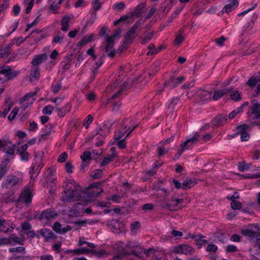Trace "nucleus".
<instances>
[{"label":"nucleus","mask_w":260,"mask_h":260,"mask_svg":"<svg viewBox=\"0 0 260 260\" xmlns=\"http://www.w3.org/2000/svg\"><path fill=\"white\" fill-rule=\"evenodd\" d=\"M62 187L64 190L62 200L64 203L80 201L89 197H96L103 192V189H100V190L95 189L92 190H82L81 187L72 180L64 181Z\"/></svg>","instance_id":"obj_1"},{"label":"nucleus","mask_w":260,"mask_h":260,"mask_svg":"<svg viewBox=\"0 0 260 260\" xmlns=\"http://www.w3.org/2000/svg\"><path fill=\"white\" fill-rule=\"evenodd\" d=\"M43 153L38 152L35 155V158L29 168V174L31 179H35L43 167Z\"/></svg>","instance_id":"obj_2"},{"label":"nucleus","mask_w":260,"mask_h":260,"mask_svg":"<svg viewBox=\"0 0 260 260\" xmlns=\"http://www.w3.org/2000/svg\"><path fill=\"white\" fill-rule=\"evenodd\" d=\"M128 86V83L124 82L120 86V89L114 93L110 99L107 100L106 104H112V107L113 111H117L120 108L121 103L120 102L119 99H121V95L123 91L127 88Z\"/></svg>","instance_id":"obj_3"},{"label":"nucleus","mask_w":260,"mask_h":260,"mask_svg":"<svg viewBox=\"0 0 260 260\" xmlns=\"http://www.w3.org/2000/svg\"><path fill=\"white\" fill-rule=\"evenodd\" d=\"M128 250H126L129 253V255L133 254L136 257H141L144 251V249L141 247L139 244L135 241H129L125 246Z\"/></svg>","instance_id":"obj_4"},{"label":"nucleus","mask_w":260,"mask_h":260,"mask_svg":"<svg viewBox=\"0 0 260 260\" xmlns=\"http://www.w3.org/2000/svg\"><path fill=\"white\" fill-rule=\"evenodd\" d=\"M127 121V120L124 122L123 129L115 133L114 138L116 140L121 139L124 137L125 133L131 129L125 137L126 138L138 126V124L134 125V123L132 120L129 121V122L127 124L126 123Z\"/></svg>","instance_id":"obj_5"},{"label":"nucleus","mask_w":260,"mask_h":260,"mask_svg":"<svg viewBox=\"0 0 260 260\" xmlns=\"http://www.w3.org/2000/svg\"><path fill=\"white\" fill-rule=\"evenodd\" d=\"M16 145L13 144L9 140H0V151L3 150L7 154L12 156L14 155Z\"/></svg>","instance_id":"obj_6"},{"label":"nucleus","mask_w":260,"mask_h":260,"mask_svg":"<svg viewBox=\"0 0 260 260\" xmlns=\"http://www.w3.org/2000/svg\"><path fill=\"white\" fill-rule=\"evenodd\" d=\"M241 234L244 236L249 237L250 240L257 243V246L260 250V231H255L252 229L245 228L242 229Z\"/></svg>","instance_id":"obj_7"},{"label":"nucleus","mask_w":260,"mask_h":260,"mask_svg":"<svg viewBox=\"0 0 260 260\" xmlns=\"http://www.w3.org/2000/svg\"><path fill=\"white\" fill-rule=\"evenodd\" d=\"M200 135L198 133H196L193 135L191 138L187 139L185 142H182L180 144V152H184L185 150H189L192 148L193 145L198 141H200Z\"/></svg>","instance_id":"obj_8"},{"label":"nucleus","mask_w":260,"mask_h":260,"mask_svg":"<svg viewBox=\"0 0 260 260\" xmlns=\"http://www.w3.org/2000/svg\"><path fill=\"white\" fill-rule=\"evenodd\" d=\"M252 105L249 107L247 114L253 119H260V103L256 100H253Z\"/></svg>","instance_id":"obj_9"},{"label":"nucleus","mask_w":260,"mask_h":260,"mask_svg":"<svg viewBox=\"0 0 260 260\" xmlns=\"http://www.w3.org/2000/svg\"><path fill=\"white\" fill-rule=\"evenodd\" d=\"M15 228V225L11 220L0 218V233L3 232L5 234L11 233Z\"/></svg>","instance_id":"obj_10"},{"label":"nucleus","mask_w":260,"mask_h":260,"mask_svg":"<svg viewBox=\"0 0 260 260\" xmlns=\"http://www.w3.org/2000/svg\"><path fill=\"white\" fill-rule=\"evenodd\" d=\"M20 179L14 175L8 176L2 183V186L5 188H10L19 183Z\"/></svg>","instance_id":"obj_11"},{"label":"nucleus","mask_w":260,"mask_h":260,"mask_svg":"<svg viewBox=\"0 0 260 260\" xmlns=\"http://www.w3.org/2000/svg\"><path fill=\"white\" fill-rule=\"evenodd\" d=\"M184 76H180L177 78L172 77L164 84V88L168 87L169 89H173L180 84L185 80Z\"/></svg>","instance_id":"obj_12"},{"label":"nucleus","mask_w":260,"mask_h":260,"mask_svg":"<svg viewBox=\"0 0 260 260\" xmlns=\"http://www.w3.org/2000/svg\"><path fill=\"white\" fill-rule=\"evenodd\" d=\"M114 40L112 37L106 36V45L105 47V51L108 53V55L110 57H113L115 55L116 51L113 49Z\"/></svg>","instance_id":"obj_13"},{"label":"nucleus","mask_w":260,"mask_h":260,"mask_svg":"<svg viewBox=\"0 0 260 260\" xmlns=\"http://www.w3.org/2000/svg\"><path fill=\"white\" fill-rule=\"evenodd\" d=\"M56 216L57 213L55 211L51 209H47L41 213L39 219L41 221L47 223Z\"/></svg>","instance_id":"obj_14"},{"label":"nucleus","mask_w":260,"mask_h":260,"mask_svg":"<svg viewBox=\"0 0 260 260\" xmlns=\"http://www.w3.org/2000/svg\"><path fill=\"white\" fill-rule=\"evenodd\" d=\"M248 128V125L247 124H244L238 126L237 127L238 132L234 135L233 137L236 136L240 135L241 140L242 141H248L250 138L249 135L246 132V129Z\"/></svg>","instance_id":"obj_15"},{"label":"nucleus","mask_w":260,"mask_h":260,"mask_svg":"<svg viewBox=\"0 0 260 260\" xmlns=\"http://www.w3.org/2000/svg\"><path fill=\"white\" fill-rule=\"evenodd\" d=\"M0 73L5 75L7 80H10L17 77L19 72L13 71L9 67H1Z\"/></svg>","instance_id":"obj_16"},{"label":"nucleus","mask_w":260,"mask_h":260,"mask_svg":"<svg viewBox=\"0 0 260 260\" xmlns=\"http://www.w3.org/2000/svg\"><path fill=\"white\" fill-rule=\"evenodd\" d=\"M32 194L30 190L28 189H25L22 191L19 198V201L26 204H29L31 202Z\"/></svg>","instance_id":"obj_17"},{"label":"nucleus","mask_w":260,"mask_h":260,"mask_svg":"<svg viewBox=\"0 0 260 260\" xmlns=\"http://www.w3.org/2000/svg\"><path fill=\"white\" fill-rule=\"evenodd\" d=\"M182 199H177L172 198L170 203L163 205L164 208H166L170 210H176L177 207L179 208L183 203Z\"/></svg>","instance_id":"obj_18"},{"label":"nucleus","mask_w":260,"mask_h":260,"mask_svg":"<svg viewBox=\"0 0 260 260\" xmlns=\"http://www.w3.org/2000/svg\"><path fill=\"white\" fill-rule=\"evenodd\" d=\"M175 252L186 255L191 254L193 252V248L187 245H179L174 248Z\"/></svg>","instance_id":"obj_19"},{"label":"nucleus","mask_w":260,"mask_h":260,"mask_svg":"<svg viewBox=\"0 0 260 260\" xmlns=\"http://www.w3.org/2000/svg\"><path fill=\"white\" fill-rule=\"evenodd\" d=\"M48 58L46 53H42L35 55L31 62L32 66L38 67L39 65L45 62Z\"/></svg>","instance_id":"obj_20"},{"label":"nucleus","mask_w":260,"mask_h":260,"mask_svg":"<svg viewBox=\"0 0 260 260\" xmlns=\"http://www.w3.org/2000/svg\"><path fill=\"white\" fill-rule=\"evenodd\" d=\"M227 120V114H220L217 115L212 120L211 123L214 127H217L221 125Z\"/></svg>","instance_id":"obj_21"},{"label":"nucleus","mask_w":260,"mask_h":260,"mask_svg":"<svg viewBox=\"0 0 260 260\" xmlns=\"http://www.w3.org/2000/svg\"><path fill=\"white\" fill-rule=\"evenodd\" d=\"M21 227L23 231H25V233L28 237L34 238L36 234L34 231L31 230V225L30 223L25 221L21 224Z\"/></svg>","instance_id":"obj_22"},{"label":"nucleus","mask_w":260,"mask_h":260,"mask_svg":"<svg viewBox=\"0 0 260 260\" xmlns=\"http://www.w3.org/2000/svg\"><path fill=\"white\" fill-rule=\"evenodd\" d=\"M248 105L249 103L248 102H245L243 104H242L240 107H238L237 109L233 110L232 112L230 113V114L229 115V119H234L238 114L242 113L243 112L244 108L248 106Z\"/></svg>","instance_id":"obj_23"},{"label":"nucleus","mask_w":260,"mask_h":260,"mask_svg":"<svg viewBox=\"0 0 260 260\" xmlns=\"http://www.w3.org/2000/svg\"><path fill=\"white\" fill-rule=\"evenodd\" d=\"M73 18V15H66L61 19L60 23L61 25V30L63 31H67L69 29V23L71 19Z\"/></svg>","instance_id":"obj_24"},{"label":"nucleus","mask_w":260,"mask_h":260,"mask_svg":"<svg viewBox=\"0 0 260 260\" xmlns=\"http://www.w3.org/2000/svg\"><path fill=\"white\" fill-rule=\"evenodd\" d=\"M39 233L43 237L46 241H49L50 239L54 238V234L51 230L48 229L44 228L41 229Z\"/></svg>","instance_id":"obj_25"},{"label":"nucleus","mask_w":260,"mask_h":260,"mask_svg":"<svg viewBox=\"0 0 260 260\" xmlns=\"http://www.w3.org/2000/svg\"><path fill=\"white\" fill-rule=\"evenodd\" d=\"M72 57L73 55L72 54L66 56L63 61L61 62L60 67L62 70H63L64 72L70 68L71 65Z\"/></svg>","instance_id":"obj_26"},{"label":"nucleus","mask_w":260,"mask_h":260,"mask_svg":"<svg viewBox=\"0 0 260 260\" xmlns=\"http://www.w3.org/2000/svg\"><path fill=\"white\" fill-rule=\"evenodd\" d=\"M117 157V155L116 152H114L112 154L105 157L101 160L100 164V167H103L108 165L110 162L113 161Z\"/></svg>","instance_id":"obj_27"},{"label":"nucleus","mask_w":260,"mask_h":260,"mask_svg":"<svg viewBox=\"0 0 260 260\" xmlns=\"http://www.w3.org/2000/svg\"><path fill=\"white\" fill-rule=\"evenodd\" d=\"M90 251H91V249L86 248L85 247H82L74 250L68 249L66 251L65 253L66 254H69L71 252H73L75 254L78 255L82 254L90 253Z\"/></svg>","instance_id":"obj_28"},{"label":"nucleus","mask_w":260,"mask_h":260,"mask_svg":"<svg viewBox=\"0 0 260 260\" xmlns=\"http://www.w3.org/2000/svg\"><path fill=\"white\" fill-rule=\"evenodd\" d=\"M230 91L228 88H224L221 90H216L214 92L213 96L214 101H217L222 97L224 95L228 94Z\"/></svg>","instance_id":"obj_29"},{"label":"nucleus","mask_w":260,"mask_h":260,"mask_svg":"<svg viewBox=\"0 0 260 260\" xmlns=\"http://www.w3.org/2000/svg\"><path fill=\"white\" fill-rule=\"evenodd\" d=\"M71 104L70 103H68L64 107L57 109L58 115L60 117H64L71 110Z\"/></svg>","instance_id":"obj_30"},{"label":"nucleus","mask_w":260,"mask_h":260,"mask_svg":"<svg viewBox=\"0 0 260 260\" xmlns=\"http://www.w3.org/2000/svg\"><path fill=\"white\" fill-rule=\"evenodd\" d=\"M94 38V35L93 34H91L90 35H86L84 36L81 40L78 43V46L80 47L83 46V45L87 44L88 43L92 41Z\"/></svg>","instance_id":"obj_31"},{"label":"nucleus","mask_w":260,"mask_h":260,"mask_svg":"<svg viewBox=\"0 0 260 260\" xmlns=\"http://www.w3.org/2000/svg\"><path fill=\"white\" fill-rule=\"evenodd\" d=\"M197 182L198 180L196 178L187 179L183 182V189L186 190L188 189L195 185Z\"/></svg>","instance_id":"obj_32"},{"label":"nucleus","mask_w":260,"mask_h":260,"mask_svg":"<svg viewBox=\"0 0 260 260\" xmlns=\"http://www.w3.org/2000/svg\"><path fill=\"white\" fill-rule=\"evenodd\" d=\"M6 107L4 111L0 112V117H6L13 106V103L11 102L9 99H8L6 101Z\"/></svg>","instance_id":"obj_33"},{"label":"nucleus","mask_w":260,"mask_h":260,"mask_svg":"<svg viewBox=\"0 0 260 260\" xmlns=\"http://www.w3.org/2000/svg\"><path fill=\"white\" fill-rule=\"evenodd\" d=\"M154 32L153 31L146 32L143 36L140 37L141 43L145 44L149 42L152 38Z\"/></svg>","instance_id":"obj_34"},{"label":"nucleus","mask_w":260,"mask_h":260,"mask_svg":"<svg viewBox=\"0 0 260 260\" xmlns=\"http://www.w3.org/2000/svg\"><path fill=\"white\" fill-rule=\"evenodd\" d=\"M238 6V2L237 0H233L232 3L226 5L222 9L223 13H229L232 11Z\"/></svg>","instance_id":"obj_35"},{"label":"nucleus","mask_w":260,"mask_h":260,"mask_svg":"<svg viewBox=\"0 0 260 260\" xmlns=\"http://www.w3.org/2000/svg\"><path fill=\"white\" fill-rule=\"evenodd\" d=\"M135 32H136L131 28L127 32L125 36L124 43L125 44H129L134 41L136 37Z\"/></svg>","instance_id":"obj_36"},{"label":"nucleus","mask_w":260,"mask_h":260,"mask_svg":"<svg viewBox=\"0 0 260 260\" xmlns=\"http://www.w3.org/2000/svg\"><path fill=\"white\" fill-rule=\"evenodd\" d=\"M40 73L39 67L32 66L30 70V78L33 80L40 78Z\"/></svg>","instance_id":"obj_37"},{"label":"nucleus","mask_w":260,"mask_h":260,"mask_svg":"<svg viewBox=\"0 0 260 260\" xmlns=\"http://www.w3.org/2000/svg\"><path fill=\"white\" fill-rule=\"evenodd\" d=\"M129 253L128 251H126V249H123L113 257L112 260H122L126 256L129 255Z\"/></svg>","instance_id":"obj_38"},{"label":"nucleus","mask_w":260,"mask_h":260,"mask_svg":"<svg viewBox=\"0 0 260 260\" xmlns=\"http://www.w3.org/2000/svg\"><path fill=\"white\" fill-rule=\"evenodd\" d=\"M189 237L192 239H194L197 241V244L198 245L199 248H201L202 246L205 245L206 243H207V241L205 240L202 239V238L203 236L199 235H190Z\"/></svg>","instance_id":"obj_39"},{"label":"nucleus","mask_w":260,"mask_h":260,"mask_svg":"<svg viewBox=\"0 0 260 260\" xmlns=\"http://www.w3.org/2000/svg\"><path fill=\"white\" fill-rule=\"evenodd\" d=\"M11 45L10 44L7 46H2L0 47V58L8 56L10 53Z\"/></svg>","instance_id":"obj_40"},{"label":"nucleus","mask_w":260,"mask_h":260,"mask_svg":"<svg viewBox=\"0 0 260 260\" xmlns=\"http://www.w3.org/2000/svg\"><path fill=\"white\" fill-rule=\"evenodd\" d=\"M144 8V4L141 3L136 7L134 11L132 12L133 16L140 17L143 13V10Z\"/></svg>","instance_id":"obj_41"},{"label":"nucleus","mask_w":260,"mask_h":260,"mask_svg":"<svg viewBox=\"0 0 260 260\" xmlns=\"http://www.w3.org/2000/svg\"><path fill=\"white\" fill-rule=\"evenodd\" d=\"M10 245H15L16 244L23 245V240L16 235H12L9 238Z\"/></svg>","instance_id":"obj_42"},{"label":"nucleus","mask_w":260,"mask_h":260,"mask_svg":"<svg viewBox=\"0 0 260 260\" xmlns=\"http://www.w3.org/2000/svg\"><path fill=\"white\" fill-rule=\"evenodd\" d=\"M257 82H260V73L258 75L251 77L247 82V84L252 88L255 86Z\"/></svg>","instance_id":"obj_43"},{"label":"nucleus","mask_w":260,"mask_h":260,"mask_svg":"<svg viewBox=\"0 0 260 260\" xmlns=\"http://www.w3.org/2000/svg\"><path fill=\"white\" fill-rule=\"evenodd\" d=\"M39 91V89H36V90L35 91L33 92H30L27 94H26L20 100V104H22L24 102H25L26 100H28L29 98H33L34 97L37 93L38 91Z\"/></svg>","instance_id":"obj_44"},{"label":"nucleus","mask_w":260,"mask_h":260,"mask_svg":"<svg viewBox=\"0 0 260 260\" xmlns=\"http://www.w3.org/2000/svg\"><path fill=\"white\" fill-rule=\"evenodd\" d=\"M91 152L87 151L84 152L83 154L81 155L80 157L83 162L88 163L91 160Z\"/></svg>","instance_id":"obj_45"},{"label":"nucleus","mask_w":260,"mask_h":260,"mask_svg":"<svg viewBox=\"0 0 260 260\" xmlns=\"http://www.w3.org/2000/svg\"><path fill=\"white\" fill-rule=\"evenodd\" d=\"M64 39V35L61 32H58L57 34L54 37L52 41V44H57L61 43Z\"/></svg>","instance_id":"obj_46"},{"label":"nucleus","mask_w":260,"mask_h":260,"mask_svg":"<svg viewBox=\"0 0 260 260\" xmlns=\"http://www.w3.org/2000/svg\"><path fill=\"white\" fill-rule=\"evenodd\" d=\"M90 253H93L98 257H103L107 255V252L104 250H96L95 249H91Z\"/></svg>","instance_id":"obj_47"},{"label":"nucleus","mask_w":260,"mask_h":260,"mask_svg":"<svg viewBox=\"0 0 260 260\" xmlns=\"http://www.w3.org/2000/svg\"><path fill=\"white\" fill-rule=\"evenodd\" d=\"M103 63V61L101 59H100L95 62V66H93L92 67L91 71L94 76L96 75L98 72V70L99 69V68L102 66Z\"/></svg>","instance_id":"obj_48"},{"label":"nucleus","mask_w":260,"mask_h":260,"mask_svg":"<svg viewBox=\"0 0 260 260\" xmlns=\"http://www.w3.org/2000/svg\"><path fill=\"white\" fill-rule=\"evenodd\" d=\"M183 34V31L182 29H180L179 31V34L176 36V39L174 41V43L176 45L180 44L184 39V37L182 36Z\"/></svg>","instance_id":"obj_49"},{"label":"nucleus","mask_w":260,"mask_h":260,"mask_svg":"<svg viewBox=\"0 0 260 260\" xmlns=\"http://www.w3.org/2000/svg\"><path fill=\"white\" fill-rule=\"evenodd\" d=\"M199 95L202 101H207L211 98V93L207 91H201L199 93Z\"/></svg>","instance_id":"obj_50"},{"label":"nucleus","mask_w":260,"mask_h":260,"mask_svg":"<svg viewBox=\"0 0 260 260\" xmlns=\"http://www.w3.org/2000/svg\"><path fill=\"white\" fill-rule=\"evenodd\" d=\"M93 121V117L91 115H88L84 119L83 125L86 129H87L90 124Z\"/></svg>","instance_id":"obj_51"},{"label":"nucleus","mask_w":260,"mask_h":260,"mask_svg":"<svg viewBox=\"0 0 260 260\" xmlns=\"http://www.w3.org/2000/svg\"><path fill=\"white\" fill-rule=\"evenodd\" d=\"M96 19V14L95 12L91 15L89 19L87 21L85 25L83 27V29H84L85 27L91 25Z\"/></svg>","instance_id":"obj_52"},{"label":"nucleus","mask_w":260,"mask_h":260,"mask_svg":"<svg viewBox=\"0 0 260 260\" xmlns=\"http://www.w3.org/2000/svg\"><path fill=\"white\" fill-rule=\"evenodd\" d=\"M179 99L178 98L174 97L169 100L168 102V108H171L174 109L175 108V105L178 103Z\"/></svg>","instance_id":"obj_53"},{"label":"nucleus","mask_w":260,"mask_h":260,"mask_svg":"<svg viewBox=\"0 0 260 260\" xmlns=\"http://www.w3.org/2000/svg\"><path fill=\"white\" fill-rule=\"evenodd\" d=\"M9 252L13 253V252H17V253H21L23 254L25 253V249L24 247L18 246L15 248H10L9 249Z\"/></svg>","instance_id":"obj_54"},{"label":"nucleus","mask_w":260,"mask_h":260,"mask_svg":"<svg viewBox=\"0 0 260 260\" xmlns=\"http://www.w3.org/2000/svg\"><path fill=\"white\" fill-rule=\"evenodd\" d=\"M91 175L94 179H100L103 176V171L100 169L94 170L91 172Z\"/></svg>","instance_id":"obj_55"},{"label":"nucleus","mask_w":260,"mask_h":260,"mask_svg":"<svg viewBox=\"0 0 260 260\" xmlns=\"http://www.w3.org/2000/svg\"><path fill=\"white\" fill-rule=\"evenodd\" d=\"M132 232L134 234H136L137 231L140 228V224L138 221H135L131 223V224Z\"/></svg>","instance_id":"obj_56"},{"label":"nucleus","mask_w":260,"mask_h":260,"mask_svg":"<svg viewBox=\"0 0 260 260\" xmlns=\"http://www.w3.org/2000/svg\"><path fill=\"white\" fill-rule=\"evenodd\" d=\"M231 207L233 210H239L242 208L241 203L237 201H232Z\"/></svg>","instance_id":"obj_57"},{"label":"nucleus","mask_w":260,"mask_h":260,"mask_svg":"<svg viewBox=\"0 0 260 260\" xmlns=\"http://www.w3.org/2000/svg\"><path fill=\"white\" fill-rule=\"evenodd\" d=\"M46 179L47 180L48 185L50 186L51 188L54 189L56 186V177L55 176L52 178H48Z\"/></svg>","instance_id":"obj_58"},{"label":"nucleus","mask_w":260,"mask_h":260,"mask_svg":"<svg viewBox=\"0 0 260 260\" xmlns=\"http://www.w3.org/2000/svg\"><path fill=\"white\" fill-rule=\"evenodd\" d=\"M18 153L20 156V159L22 161H27L29 159V154L28 152H20Z\"/></svg>","instance_id":"obj_59"},{"label":"nucleus","mask_w":260,"mask_h":260,"mask_svg":"<svg viewBox=\"0 0 260 260\" xmlns=\"http://www.w3.org/2000/svg\"><path fill=\"white\" fill-rule=\"evenodd\" d=\"M53 109V108L52 106L50 105H47L43 108L42 110V113L44 114L51 115Z\"/></svg>","instance_id":"obj_60"},{"label":"nucleus","mask_w":260,"mask_h":260,"mask_svg":"<svg viewBox=\"0 0 260 260\" xmlns=\"http://www.w3.org/2000/svg\"><path fill=\"white\" fill-rule=\"evenodd\" d=\"M230 96L233 100L238 101L241 99L240 95L238 91H232L230 93Z\"/></svg>","instance_id":"obj_61"},{"label":"nucleus","mask_w":260,"mask_h":260,"mask_svg":"<svg viewBox=\"0 0 260 260\" xmlns=\"http://www.w3.org/2000/svg\"><path fill=\"white\" fill-rule=\"evenodd\" d=\"M61 88V84L60 82L53 84L52 85V90L54 93H57Z\"/></svg>","instance_id":"obj_62"},{"label":"nucleus","mask_w":260,"mask_h":260,"mask_svg":"<svg viewBox=\"0 0 260 260\" xmlns=\"http://www.w3.org/2000/svg\"><path fill=\"white\" fill-rule=\"evenodd\" d=\"M18 112V109L15 108L11 111L10 114L8 116V119L10 121L14 120Z\"/></svg>","instance_id":"obj_63"},{"label":"nucleus","mask_w":260,"mask_h":260,"mask_svg":"<svg viewBox=\"0 0 260 260\" xmlns=\"http://www.w3.org/2000/svg\"><path fill=\"white\" fill-rule=\"evenodd\" d=\"M125 8V4L124 2H121L116 3L113 5V9H117L119 10L122 11Z\"/></svg>","instance_id":"obj_64"}]
</instances>
